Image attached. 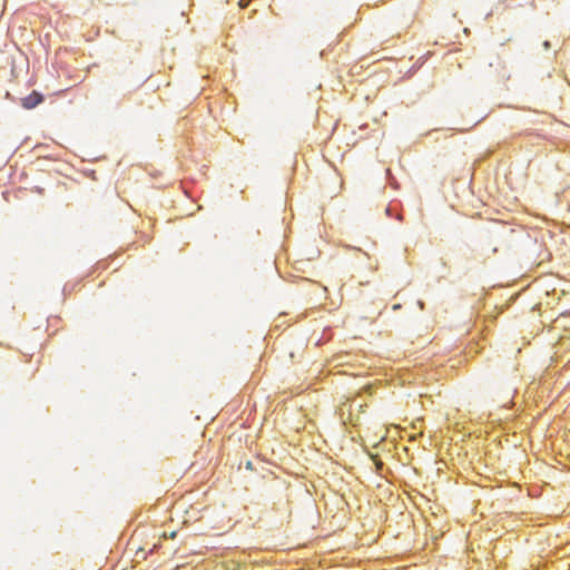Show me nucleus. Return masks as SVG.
Instances as JSON below:
<instances>
[{
  "label": "nucleus",
  "mask_w": 570,
  "mask_h": 570,
  "mask_svg": "<svg viewBox=\"0 0 570 570\" xmlns=\"http://www.w3.org/2000/svg\"><path fill=\"white\" fill-rule=\"evenodd\" d=\"M45 100L42 94L33 90L29 96L21 99V105L26 109H33Z\"/></svg>",
  "instance_id": "obj_1"
},
{
  "label": "nucleus",
  "mask_w": 570,
  "mask_h": 570,
  "mask_svg": "<svg viewBox=\"0 0 570 570\" xmlns=\"http://www.w3.org/2000/svg\"><path fill=\"white\" fill-rule=\"evenodd\" d=\"M542 46H543L544 50L551 49V42L549 40L543 41Z\"/></svg>",
  "instance_id": "obj_3"
},
{
  "label": "nucleus",
  "mask_w": 570,
  "mask_h": 570,
  "mask_svg": "<svg viewBox=\"0 0 570 570\" xmlns=\"http://www.w3.org/2000/svg\"><path fill=\"white\" fill-rule=\"evenodd\" d=\"M246 469H248V470H253V469H254V468H253V463H252L250 461H248V462L246 463Z\"/></svg>",
  "instance_id": "obj_4"
},
{
  "label": "nucleus",
  "mask_w": 570,
  "mask_h": 570,
  "mask_svg": "<svg viewBox=\"0 0 570 570\" xmlns=\"http://www.w3.org/2000/svg\"><path fill=\"white\" fill-rule=\"evenodd\" d=\"M399 308H401V304H395V305L393 306V309H399Z\"/></svg>",
  "instance_id": "obj_5"
},
{
  "label": "nucleus",
  "mask_w": 570,
  "mask_h": 570,
  "mask_svg": "<svg viewBox=\"0 0 570 570\" xmlns=\"http://www.w3.org/2000/svg\"><path fill=\"white\" fill-rule=\"evenodd\" d=\"M385 214L387 217L390 218H395L397 219L399 222H402L403 220V216L397 212V207L396 205H393V204H390L386 208H385Z\"/></svg>",
  "instance_id": "obj_2"
}]
</instances>
